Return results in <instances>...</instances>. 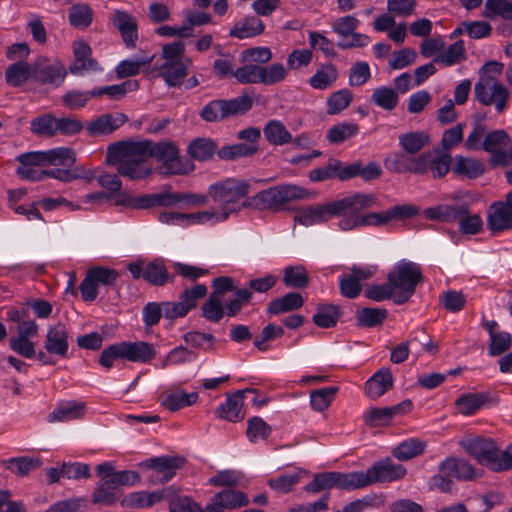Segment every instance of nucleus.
<instances>
[{"mask_svg": "<svg viewBox=\"0 0 512 512\" xmlns=\"http://www.w3.org/2000/svg\"><path fill=\"white\" fill-rule=\"evenodd\" d=\"M425 448L426 443L424 441L417 438H410L398 444L392 450V454L398 460L407 461L421 455Z\"/></svg>", "mask_w": 512, "mask_h": 512, "instance_id": "44", "label": "nucleus"}, {"mask_svg": "<svg viewBox=\"0 0 512 512\" xmlns=\"http://www.w3.org/2000/svg\"><path fill=\"white\" fill-rule=\"evenodd\" d=\"M253 106L249 95H241L233 99H215L208 102L200 111V117L206 122H220L226 118L244 114Z\"/></svg>", "mask_w": 512, "mask_h": 512, "instance_id": "7", "label": "nucleus"}, {"mask_svg": "<svg viewBox=\"0 0 512 512\" xmlns=\"http://www.w3.org/2000/svg\"><path fill=\"white\" fill-rule=\"evenodd\" d=\"M487 227L493 234L512 230V210L504 201H496L489 206Z\"/></svg>", "mask_w": 512, "mask_h": 512, "instance_id": "15", "label": "nucleus"}, {"mask_svg": "<svg viewBox=\"0 0 512 512\" xmlns=\"http://www.w3.org/2000/svg\"><path fill=\"white\" fill-rule=\"evenodd\" d=\"M304 304L302 295L298 292H289L282 297L272 300L267 306V312L272 315L296 310Z\"/></svg>", "mask_w": 512, "mask_h": 512, "instance_id": "37", "label": "nucleus"}, {"mask_svg": "<svg viewBox=\"0 0 512 512\" xmlns=\"http://www.w3.org/2000/svg\"><path fill=\"white\" fill-rule=\"evenodd\" d=\"M271 427L261 417L254 416L247 422L246 435L250 442L266 440L271 434Z\"/></svg>", "mask_w": 512, "mask_h": 512, "instance_id": "64", "label": "nucleus"}, {"mask_svg": "<svg viewBox=\"0 0 512 512\" xmlns=\"http://www.w3.org/2000/svg\"><path fill=\"white\" fill-rule=\"evenodd\" d=\"M306 474V471L299 470L293 473L281 475L277 478L268 480V485L271 489H273L276 492L288 493L292 490L294 485H296L300 481V479Z\"/></svg>", "mask_w": 512, "mask_h": 512, "instance_id": "61", "label": "nucleus"}, {"mask_svg": "<svg viewBox=\"0 0 512 512\" xmlns=\"http://www.w3.org/2000/svg\"><path fill=\"white\" fill-rule=\"evenodd\" d=\"M145 146L133 141H120L109 145L106 161L117 166V172L132 180L143 179L151 173L147 166Z\"/></svg>", "mask_w": 512, "mask_h": 512, "instance_id": "2", "label": "nucleus"}, {"mask_svg": "<svg viewBox=\"0 0 512 512\" xmlns=\"http://www.w3.org/2000/svg\"><path fill=\"white\" fill-rule=\"evenodd\" d=\"M353 93L349 89H340L327 98V114L336 115L345 110L352 102Z\"/></svg>", "mask_w": 512, "mask_h": 512, "instance_id": "58", "label": "nucleus"}, {"mask_svg": "<svg viewBox=\"0 0 512 512\" xmlns=\"http://www.w3.org/2000/svg\"><path fill=\"white\" fill-rule=\"evenodd\" d=\"M337 386L324 387L310 393V403L313 410L322 412L326 410L336 397Z\"/></svg>", "mask_w": 512, "mask_h": 512, "instance_id": "54", "label": "nucleus"}, {"mask_svg": "<svg viewBox=\"0 0 512 512\" xmlns=\"http://www.w3.org/2000/svg\"><path fill=\"white\" fill-rule=\"evenodd\" d=\"M510 141L511 139L509 134L503 129L486 132L483 140V150L490 153L491 155L489 159H492L496 154L506 152L503 148L507 146Z\"/></svg>", "mask_w": 512, "mask_h": 512, "instance_id": "42", "label": "nucleus"}, {"mask_svg": "<svg viewBox=\"0 0 512 512\" xmlns=\"http://www.w3.org/2000/svg\"><path fill=\"white\" fill-rule=\"evenodd\" d=\"M338 78V70L332 63L321 65L308 80L309 85L318 90L331 87Z\"/></svg>", "mask_w": 512, "mask_h": 512, "instance_id": "40", "label": "nucleus"}, {"mask_svg": "<svg viewBox=\"0 0 512 512\" xmlns=\"http://www.w3.org/2000/svg\"><path fill=\"white\" fill-rule=\"evenodd\" d=\"M198 398L196 392L187 393L182 389H170L161 393L159 401L163 407L174 412L195 404Z\"/></svg>", "mask_w": 512, "mask_h": 512, "instance_id": "26", "label": "nucleus"}, {"mask_svg": "<svg viewBox=\"0 0 512 512\" xmlns=\"http://www.w3.org/2000/svg\"><path fill=\"white\" fill-rule=\"evenodd\" d=\"M243 474L235 469H224L218 471L208 479V484L214 487H236L242 480Z\"/></svg>", "mask_w": 512, "mask_h": 512, "instance_id": "62", "label": "nucleus"}, {"mask_svg": "<svg viewBox=\"0 0 512 512\" xmlns=\"http://www.w3.org/2000/svg\"><path fill=\"white\" fill-rule=\"evenodd\" d=\"M373 484L369 468L366 471H355L349 473L337 472V488L346 491H353L365 488Z\"/></svg>", "mask_w": 512, "mask_h": 512, "instance_id": "34", "label": "nucleus"}, {"mask_svg": "<svg viewBox=\"0 0 512 512\" xmlns=\"http://www.w3.org/2000/svg\"><path fill=\"white\" fill-rule=\"evenodd\" d=\"M388 312L384 308L365 307L356 314V322L360 327H376L386 320Z\"/></svg>", "mask_w": 512, "mask_h": 512, "instance_id": "49", "label": "nucleus"}, {"mask_svg": "<svg viewBox=\"0 0 512 512\" xmlns=\"http://www.w3.org/2000/svg\"><path fill=\"white\" fill-rule=\"evenodd\" d=\"M341 316L340 308L334 304H320L313 315V323L320 328H332L336 326Z\"/></svg>", "mask_w": 512, "mask_h": 512, "instance_id": "43", "label": "nucleus"}, {"mask_svg": "<svg viewBox=\"0 0 512 512\" xmlns=\"http://www.w3.org/2000/svg\"><path fill=\"white\" fill-rule=\"evenodd\" d=\"M145 146L147 159L155 158L161 163V173L166 175H185L195 169L194 163L179 156V149L172 141L154 143L151 140L139 141Z\"/></svg>", "mask_w": 512, "mask_h": 512, "instance_id": "3", "label": "nucleus"}, {"mask_svg": "<svg viewBox=\"0 0 512 512\" xmlns=\"http://www.w3.org/2000/svg\"><path fill=\"white\" fill-rule=\"evenodd\" d=\"M452 171L458 176L468 179H476L484 174L485 165L482 161L476 158L456 155Z\"/></svg>", "mask_w": 512, "mask_h": 512, "instance_id": "32", "label": "nucleus"}, {"mask_svg": "<svg viewBox=\"0 0 512 512\" xmlns=\"http://www.w3.org/2000/svg\"><path fill=\"white\" fill-rule=\"evenodd\" d=\"M67 76V69L60 61L39 58L33 63V81L50 88L60 87Z\"/></svg>", "mask_w": 512, "mask_h": 512, "instance_id": "12", "label": "nucleus"}, {"mask_svg": "<svg viewBox=\"0 0 512 512\" xmlns=\"http://www.w3.org/2000/svg\"><path fill=\"white\" fill-rule=\"evenodd\" d=\"M467 212V205H448L441 204L429 207L424 210V216L429 220L441 222H455L459 217Z\"/></svg>", "mask_w": 512, "mask_h": 512, "instance_id": "30", "label": "nucleus"}, {"mask_svg": "<svg viewBox=\"0 0 512 512\" xmlns=\"http://www.w3.org/2000/svg\"><path fill=\"white\" fill-rule=\"evenodd\" d=\"M113 25L119 30L127 47L134 48L138 39V25L134 16L117 10L113 14Z\"/></svg>", "mask_w": 512, "mask_h": 512, "instance_id": "23", "label": "nucleus"}, {"mask_svg": "<svg viewBox=\"0 0 512 512\" xmlns=\"http://www.w3.org/2000/svg\"><path fill=\"white\" fill-rule=\"evenodd\" d=\"M497 399L490 392L464 393L455 401V405L460 414L471 416L477 413L484 406L496 402Z\"/></svg>", "mask_w": 512, "mask_h": 512, "instance_id": "20", "label": "nucleus"}, {"mask_svg": "<svg viewBox=\"0 0 512 512\" xmlns=\"http://www.w3.org/2000/svg\"><path fill=\"white\" fill-rule=\"evenodd\" d=\"M127 120L124 113L102 114L89 123L87 131L91 136L108 135L121 127Z\"/></svg>", "mask_w": 512, "mask_h": 512, "instance_id": "22", "label": "nucleus"}, {"mask_svg": "<svg viewBox=\"0 0 512 512\" xmlns=\"http://www.w3.org/2000/svg\"><path fill=\"white\" fill-rule=\"evenodd\" d=\"M154 57L155 55H144L121 61L115 70L117 77L121 79L139 74L142 67L152 63Z\"/></svg>", "mask_w": 512, "mask_h": 512, "instance_id": "46", "label": "nucleus"}, {"mask_svg": "<svg viewBox=\"0 0 512 512\" xmlns=\"http://www.w3.org/2000/svg\"><path fill=\"white\" fill-rule=\"evenodd\" d=\"M478 475L474 467L466 460L448 457L438 466V472L430 478V489L448 493L454 488L453 478L459 481H471Z\"/></svg>", "mask_w": 512, "mask_h": 512, "instance_id": "5", "label": "nucleus"}, {"mask_svg": "<svg viewBox=\"0 0 512 512\" xmlns=\"http://www.w3.org/2000/svg\"><path fill=\"white\" fill-rule=\"evenodd\" d=\"M387 280L395 289L394 303L404 304L415 293L417 285L422 282V268L415 262L400 260L389 271Z\"/></svg>", "mask_w": 512, "mask_h": 512, "instance_id": "4", "label": "nucleus"}, {"mask_svg": "<svg viewBox=\"0 0 512 512\" xmlns=\"http://www.w3.org/2000/svg\"><path fill=\"white\" fill-rule=\"evenodd\" d=\"M474 94L478 102L483 105H494L498 113L506 109L510 93L508 88L497 78L488 75H480L474 87Z\"/></svg>", "mask_w": 512, "mask_h": 512, "instance_id": "8", "label": "nucleus"}, {"mask_svg": "<svg viewBox=\"0 0 512 512\" xmlns=\"http://www.w3.org/2000/svg\"><path fill=\"white\" fill-rule=\"evenodd\" d=\"M43 166H71L76 161L75 152L67 147H58L47 151H35Z\"/></svg>", "mask_w": 512, "mask_h": 512, "instance_id": "31", "label": "nucleus"}, {"mask_svg": "<svg viewBox=\"0 0 512 512\" xmlns=\"http://www.w3.org/2000/svg\"><path fill=\"white\" fill-rule=\"evenodd\" d=\"M191 63V60L186 58V62H163L156 69L159 71L158 76L163 78L169 86L177 87L187 76Z\"/></svg>", "mask_w": 512, "mask_h": 512, "instance_id": "29", "label": "nucleus"}, {"mask_svg": "<svg viewBox=\"0 0 512 512\" xmlns=\"http://www.w3.org/2000/svg\"><path fill=\"white\" fill-rule=\"evenodd\" d=\"M459 444L467 454L474 457L481 465L488 466L493 471H499L501 453L491 438L467 437L461 439Z\"/></svg>", "mask_w": 512, "mask_h": 512, "instance_id": "9", "label": "nucleus"}, {"mask_svg": "<svg viewBox=\"0 0 512 512\" xmlns=\"http://www.w3.org/2000/svg\"><path fill=\"white\" fill-rule=\"evenodd\" d=\"M265 25L257 16H248L237 22L230 30V36L245 39L263 33Z\"/></svg>", "mask_w": 512, "mask_h": 512, "instance_id": "39", "label": "nucleus"}, {"mask_svg": "<svg viewBox=\"0 0 512 512\" xmlns=\"http://www.w3.org/2000/svg\"><path fill=\"white\" fill-rule=\"evenodd\" d=\"M217 149L216 143L207 138H197L188 146V154L195 160L206 161L213 157Z\"/></svg>", "mask_w": 512, "mask_h": 512, "instance_id": "48", "label": "nucleus"}, {"mask_svg": "<svg viewBox=\"0 0 512 512\" xmlns=\"http://www.w3.org/2000/svg\"><path fill=\"white\" fill-rule=\"evenodd\" d=\"M283 282L287 287L304 288L309 283L307 270L302 265L288 266L283 271Z\"/></svg>", "mask_w": 512, "mask_h": 512, "instance_id": "56", "label": "nucleus"}, {"mask_svg": "<svg viewBox=\"0 0 512 512\" xmlns=\"http://www.w3.org/2000/svg\"><path fill=\"white\" fill-rule=\"evenodd\" d=\"M430 142V135L424 131L407 132L399 136V146L410 156H417Z\"/></svg>", "mask_w": 512, "mask_h": 512, "instance_id": "36", "label": "nucleus"}, {"mask_svg": "<svg viewBox=\"0 0 512 512\" xmlns=\"http://www.w3.org/2000/svg\"><path fill=\"white\" fill-rule=\"evenodd\" d=\"M337 488V472H323L314 475L312 482L304 487L306 492L318 493L323 490Z\"/></svg>", "mask_w": 512, "mask_h": 512, "instance_id": "63", "label": "nucleus"}, {"mask_svg": "<svg viewBox=\"0 0 512 512\" xmlns=\"http://www.w3.org/2000/svg\"><path fill=\"white\" fill-rule=\"evenodd\" d=\"M371 101L379 108L392 111L394 110L399 102V96L397 91L391 87L380 86L373 89L371 94Z\"/></svg>", "mask_w": 512, "mask_h": 512, "instance_id": "45", "label": "nucleus"}, {"mask_svg": "<svg viewBox=\"0 0 512 512\" xmlns=\"http://www.w3.org/2000/svg\"><path fill=\"white\" fill-rule=\"evenodd\" d=\"M257 151V145L238 143L222 147L217 151V154L219 158L222 160H235L241 157L251 156L255 154Z\"/></svg>", "mask_w": 512, "mask_h": 512, "instance_id": "60", "label": "nucleus"}, {"mask_svg": "<svg viewBox=\"0 0 512 512\" xmlns=\"http://www.w3.org/2000/svg\"><path fill=\"white\" fill-rule=\"evenodd\" d=\"M332 218L329 204H316L301 208L294 216V221L300 225L309 227L325 223Z\"/></svg>", "mask_w": 512, "mask_h": 512, "instance_id": "24", "label": "nucleus"}, {"mask_svg": "<svg viewBox=\"0 0 512 512\" xmlns=\"http://www.w3.org/2000/svg\"><path fill=\"white\" fill-rule=\"evenodd\" d=\"M7 83L13 87L23 85L28 79L33 80V64L18 61L8 66L5 72Z\"/></svg>", "mask_w": 512, "mask_h": 512, "instance_id": "41", "label": "nucleus"}, {"mask_svg": "<svg viewBox=\"0 0 512 512\" xmlns=\"http://www.w3.org/2000/svg\"><path fill=\"white\" fill-rule=\"evenodd\" d=\"M453 158L449 152L432 149L418 154V173H430L433 179H441L452 169Z\"/></svg>", "mask_w": 512, "mask_h": 512, "instance_id": "11", "label": "nucleus"}, {"mask_svg": "<svg viewBox=\"0 0 512 512\" xmlns=\"http://www.w3.org/2000/svg\"><path fill=\"white\" fill-rule=\"evenodd\" d=\"M359 133V125L353 122H341L329 128L327 139L331 144H340Z\"/></svg>", "mask_w": 512, "mask_h": 512, "instance_id": "53", "label": "nucleus"}, {"mask_svg": "<svg viewBox=\"0 0 512 512\" xmlns=\"http://www.w3.org/2000/svg\"><path fill=\"white\" fill-rule=\"evenodd\" d=\"M16 161L20 164L16 169V174L21 179L37 182L46 177L47 170L39 169V167H43V165L35 151L18 155Z\"/></svg>", "mask_w": 512, "mask_h": 512, "instance_id": "17", "label": "nucleus"}, {"mask_svg": "<svg viewBox=\"0 0 512 512\" xmlns=\"http://www.w3.org/2000/svg\"><path fill=\"white\" fill-rule=\"evenodd\" d=\"M390 215L388 210L383 212H373L363 214L362 217H356L353 220L344 222L346 228H357L362 226H383L390 221Z\"/></svg>", "mask_w": 512, "mask_h": 512, "instance_id": "57", "label": "nucleus"}, {"mask_svg": "<svg viewBox=\"0 0 512 512\" xmlns=\"http://www.w3.org/2000/svg\"><path fill=\"white\" fill-rule=\"evenodd\" d=\"M376 195L373 193H354L328 202L331 216H341L338 227L342 231H349L353 228L344 227V222L353 220L356 217H362L361 211L373 207L376 204Z\"/></svg>", "mask_w": 512, "mask_h": 512, "instance_id": "6", "label": "nucleus"}, {"mask_svg": "<svg viewBox=\"0 0 512 512\" xmlns=\"http://www.w3.org/2000/svg\"><path fill=\"white\" fill-rule=\"evenodd\" d=\"M466 59L465 45L463 40H458L450 45L445 51L438 53L433 59L436 63L450 67Z\"/></svg>", "mask_w": 512, "mask_h": 512, "instance_id": "47", "label": "nucleus"}, {"mask_svg": "<svg viewBox=\"0 0 512 512\" xmlns=\"http://www.w3.org/2000/svg\"><path fill=\"white\" fill-rule=\"evenodd\" d=\"M57 118L52 114H45L31 121V131L41 137H53L57 134Z\"/></svg>", "mask_w": 512, "mask_h": 512, "instance_id": "59", "label": "nucleus"}, {"mask_svg": "<svg viewBox=\"0 0 512 512\" xmlns=\"http://www.w3.org/2000/svg\"><path fill=\"white\" fill-rule=\"evenodd\" d=\"M265 139L274 146H282L292 142V134L280 120H269L264 128Z\"/></svg>", "mask_w": 512, "mask_h": 512, "instance_id": "38", "label": "nucleus"}, {"mask_svg": "<svg viewBox=\"0 0 512 512\" xmlns=\"http://www.w3.org/2000/svg\"><path fill=\"white\" fill-rule=\"evenodd\" d=\"M96 97L95 88L90 91L72 89L67 91L61 98L62 105L70 110H78Z\"/></svg>", "mask_w": 512, "mask_h": 512, "instance_id": "55", "label": "nucleus"}, {"mask_svg": "<svg viewBox=\"0 0 512 512\" xmlns=\"http://www.w3.org/2000/svg\"><path fill=\"white\" fill-rule=\"evenodd\" d=\"M248 504L249 499L244 492L235 489H224L217 492L213 496L212 502L206 507L211 511L224 512L225 509L236 510Z\"/></svg>", "mask_w": 512, "mask_h": 512, "instance_id": "16", "label": "nucleus"}, {"mask_svg": "<svg viewBox=\"0 0 512 512\" xmlns=\"http://www.w3.org/2000/svg\"><path fill=\"white\" fill-rule=\"evenodd\" d=\"M375 272L376 267L374 266L351 267L349 273H345L340 277V293L348 299L358 297L362 291V282L371 278Z\"/></svg>", "mask_w": 512, "mask_h": 512, "instance_id": "13", "label": "nucleus"}, {"mask_svg": "<svg viewBox=\"0 0 512 512\" xmlns=\"http://www.w3.org/2000/svg\"><path fill=\"white\" fill-rule=\"evenodd\" d=\"M127 268L134 279H143L154 286H164L174 280L162 259H154L149 263L144 261L132 262L128 264Z\"/></svg>", "mask_w": 512, "mask_h": 512, "instance_id": "10", "label": "nucleus"}, {"mask_svg": "<svg viewBox=\"0 0 512 512\" xmlns=\"http://www.w3.org/2000/svg\"><path fill=\"white\" fill-rule=\"evenodd\" d=\"M123 347L125 360L131 362L146 363L157 355L154 345L144 341L123 342Z\"/></svg>", "mask_w": 512, "mask_h": 512, "instance_id": "33", "label": "nucleus"}, {"mask_svg": "<svg viewBox=\"0 0 512 512\" xmlns=\"http://www.w3.org/2000/svg\"><path fill=\"white\" fill-rule=\"evenodd\" d=\"M245 391H237L227 397L225 403L221 404L216 410L219 418L229 422H239L245 417L243 412Z\"/></svg>", "mask_w": 512, "mask_h": 512, "instance_id": "27", "label": "nucleus"}, {"mask_svg": "<svg viewBox=\"0 0 512 512\" xmlns=\"http://www.w3.org/2000/svg\"><path fill=\"white\" fill-rule=\"evenodd\" d=\"M183 202L181 193L162 192L144 195V209L152 207H174Z\"/></svg>", "mask_w": 512, "mask_h": 512, "instance_id": "50", "label": "nucleus"}, {"mask_svg": "<svg viewBox=\"0 0 512 512\" xmlns=\"http://www.w3.org/2000/svg\"><path fill=\"white\" fill-rule=\"evenodd\" d=\"M372 483L375 482H391L401 479L405 476L407 470L401 464H395L391 459L387 458L379 461L369 468Z\"/></svg>", "mask_w": 512, "mask_h": 512, "instance_id": "21", "label": "nucleus"}, {"mask_svg": "<svg viewBox=\"0 0 512 512\" xmlns=\"http://www.w3.org/2000/svg\"><path fill=\"white\" fill-rule=\"evenodd\" d=\"M385 168L393 173H418V155L410 156L406 152H394L384 160Z\"/></svg>", "mask_w": 512, "mask_h": 512, "instance_id": "28", "label": "nucleus"}, {"mask_svg": "<svg viewBox=\"0 0 512 512\" xmlns=\"http://www.w3.org/2000/svg\"><path fill=\"white\" fill-rule=\"evenodd\" d=\"M74 60L69 66V72L72 75H83L84 72H99L102 67L92 58V50L90 46L83 42H75L73 44Z\"/></svg>", "mask_w": 512, "mask_h": 512, "instance_id": "14", "label": "nucleus"}, {"mask_svg": "<svg viewBox=\"0 0 512 512\" xmlns=\"http://www.w3.org/2000/svg\"><path fill=\"white\" fill-rule=\"evenodd\" d=\"M184 463L183 458L179 457H154L145 461V466L154 470V478L160 483L170 481Z\"/></svg>", "mask_w": 512, "mask_h": 512, "instance_id": "18", "label": "nucleus"}, {"mask_svg": "<svg viewBox=\"0 0 512 512\" xmlns=\"http://www.w3.org/2000/svg\"><path fill=\"white\" fill-rule=\"evenodd\" d=\"M393 387V376L389 368L383 367L365 383V394L370 399H378Z\"/></svg>", "mask_w": 512, "mask_h": 512, "instance_id": "25", "label": "nucleus"}, {"mask_svg": "<svg viewBox=\"0 0 512 512\" xmlns=\"http://www.w3.org/2000/svg\"><path fill=\"white\" fill-rule=\"evenodd\" d=\"M42 461L38 457L22 456L4 461L5 467L12 473L25 476L41 466Z\"/></svg>", "mask_w": 512, "mask_h": 512, "instance_id": "52", "label": "nucleus"}, {"mask_svg": "<svg viewBox=\"0 0 512 512\" xmlns=\"http://www.w3.org/2000/svg\"><path fill=\"white\" fill-rule=\"evenodd\" d=\"M482 16L487 19L500 17L512 20V2L509 0H486Z\"/></svg>", "mask_w": 512, "mask_h": 512, "instance_id": "51", "label": "nucleus"}, {"mask_svg": "<svg viewBox=\"0 0 512 512\" xmlns=\"http://www.w3.org/2000/svg\"><path fill=\"white\" fill-rule=\"evenodd\" d=\"M69 335L65 324L59 322L49 327L44 348L47 353L66 357L69 348Z\"/></svg>", "mask_w": 512, "mask_h": 512, "instance_id": "19", "label": "nucleus"}, {"mask_svg": "<svg viewBox=\"0 0 512 512\" xmlns=\"http://www.w3.org/2000/svg\"><path fill=\"white\" fill-rule=\"evenodd\" d=\"M250 187L248 181L235 177L209 185L208 196L218 207V221H226L231 215H237L244 209L278 212L286 204L310 196L308 191L295 184L272 186L248 196Z\"/></svg>", "mask_w": 512, "mask_h": 512, "instance_id": "1", "label": "nucleus"}, {"mask_svg": "<svg viewBox=\"0 0 512 512\" xmlns=\"http://www.w3.org/2000/svg\"><path fill=\"white\" fill-rule=\"evenodd\" d=\"M85 404L75 401L60 402L52 413L48 416L49 422L59 421L67 422L82 418L85 413Z\"/></svg>", "mask_w": 512, "mask_h": 512, "instance_id": "35", "label": "nucleus"}]
</instances>
